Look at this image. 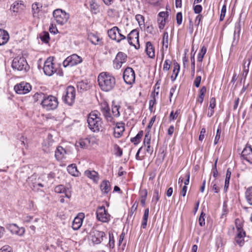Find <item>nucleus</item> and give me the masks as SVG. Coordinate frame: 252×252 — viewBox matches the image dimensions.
<instances>
[{"mask_svg": "<svg viewBox=\"0 0 252 252\" xmlns=\"http://www.w3.org/2000/svg\"><path fill=\"white\" fill-rule=\"evenodd\" d=\"M97 81L100 89L106 92L113 90L116 85L114 76L106 72H101L98 75Z\"/></svg>", "mask_w": 252, "mask_h": 252, "instance_id": "obj_1", "label": "nucleus"}, {"mask_svg": "<svg viewBox=\"0 0 252 252\" xmlns=\"http://www.w3.org/2000/svg\"><path fill=\"white\" fill-rule=\"evenodd\" d=\"M87 122L89 128L93 132H98L102 124L101 119L97 111H93L90 113Z\"/></svg>", "mask_w": 252, "mask_h": 252, "instance_id": "obj_2", "label": "nucleus"}, {"mask_svg": "<svg viewBox=\"0 0 252 252\" xmlns=\"http://www.w3.org/2000/svg\"><path fill=\"white\" fill-rule=\"evenodd\" d=\"M75 95L76 91L75 88L70 86L66 88L65 94L63 96V99L64 103L71 106L75 101Z\"/></svg>", "mask_w": 252, "mask_h": 252, "instance_id": "obj_3", "label": "nucleus"}, {"mask_svg": "<svg viewBox=\"0 0 252 252\" xmlns=\"http://www.w3.org/2000/svg\"><path fill=\"white\" fill-rule=\"evenodd\" d=\"M12 67L13 69L18 71H27L29 68L26 60L23 57L15 58L12 63Z\"/></svg>", "mask_w": 252, "mask_h": 252, "instance_id": "obj_4", "label": "nucleus"}, {"mask_svg": "<svg viewBox=\"0 0 252 252\" xmlns=\"http://www.w3.org/2000/svg\"><path fill=\"white\" fill-rule=\"evenodd\" d=\"M42 107L47 110H54L58 105L57 98L53 96L49 95L44 98L41 103Z\"/></svg>", "mask_w": 252, "mask_h": 252, "instance_id": "obj_5", "label": "nucleus"}, {"mask_svg": "<svg viewBox=\"0 0 252 252\" xmlns=\"http://www.w3.org/2000/svg\"><path fill=\"white\" fill-rule=\"evenodd\" d=\"M53 15L56 22L61 25L65 24L69 17L68 13L61 9L55 10L53 11Z\"/></svg>", "mask_w": 252, "mask_h": 252, "instance_id": "obj_6", "label": "nucleus"}, {"mask_svg": "<svg viewBox=\"0 0 252 252\" xmlns=\"http://www.w3.org/2000/svg\"><path fill=\"white\" fill-rule=\"evenodd\" d=\"M235 225L237 228V235L235 237V241L240 246H242L245 242L244 238L246 235L245 232L243 230L242 224L238 219L235 220Z\"/></svg>", "mask_w": 252, "mask_h": 252, "instance_id": "obj_7", "label": "nucleus"}, {"mask_svg": "<svg viewBox=\"0 0 252 252\" xmlns=\"http://www.w3.org/2000/svg\"><path fill=\"white\" fill-rule=\"evenodd\" d=\"M97 219L102 222H108L111 219L110 215L108 213L104 206L97 208L96 212Z\"/></svg>", "mask_w": 252, "mask_h": 252, "instance_id": "obj_8", "label": "nucleus"}, {"mask_svg": "<svg viewBox=\"0 0 252 252\" xmlns=\"http://www.w3.org/2000/svg\"><path fill=\"white\" fill-rule=\"evenodd\" d=\"M56 70L57 67L53 63V58H48L44 63L43 67L44 73L48 76H51L56 71Z\"/></svg>", "mask_w": 252, "mask_h": 252, "instance_id": "obj_9", "label": "nucleus"}, {"mask_svg": "<svg viewBox=\"0 0 252 252\" xmlns=\"http://www.w3.org/2000/svg\"><path fill=\"white\" fill-rule=\"evenodd\" d=\"M127 41L130 45L134 46L136 49H138L139 46V32L136 30H133L128 34Z\"/></svg>", "mask_w": 252, "mask_h": 252, "instance_id": "obj_10", "label": "nucleus"}, {"mask_svg": "<svg viewBox=\"0 0 252 252\" xmlns=\"http://www.w3.org/2000/svg\"><path fill=\"white\" fill-rule=\"evenodd\" d=\"M82 62V59L81 57L74 54L68 57L63 61V65L65 67L68 66H72L81 63Z\"/></svg>", "mask_w": 252, "mask_h": 252, "instance_id": "obj_11", "label": "nucleus"}, {"mask_svg": "<svg viewBox=\"0 0 252 252\" xmlns=\"http://www.w3.org/2000/svg\"><path fill=\"white\" fill-rule=\"evenodd\" d=\"M123 78L127 84L131 85L135 82V76L133 69L131 67H127L123 73Z\"/></svg>", "mask_w": 252, "mask_h": 252, "instance_id": "obj_12", "label": "nucleus"}, {"mask_svg": "<svg viewBox=\"0 0 252 252\" xmlns=\"http://www.w3.org/2000/svg\"><path fill=\"white\" fill-rule=\"evenodd\" d=\"M31 86L29 83L22 82L14 86V90L18 94H26L31 90Z\"/></svg>", "mask_w": 252, "mask_h": 252, "instance_id": "obj_13", "label": "nucleus"}, {"mask_svg": "<svg viewBox=\"0 0 252 252\" xmlns=\"http://www.w3.org/2000/svg\"><path fill=\"white\" fill-rule=\"evenodd\" d=\"M127 56L126 54L120 52H119L115 60H114V64L116 69H119L122 67V64L126 61Z\"/></svg>", "mask_w": 252, "mask_h": 252, "instance_id": "obj_14", "label": "nucleus"}, {"mask_svg": "<svg viewBox=\"0 0 252 252\" xmlns=\"http://www.w3.org/2000/svg\"><path fill=\"white\" fill-rule=\"evenodd\" d=\"M105 236L104 232L94 230L92 232L91 240L94 244H99L102 241Z\"/></svg>", "mask_w": 252, "mask_h": 252, "instance_id": "obj_15", "label": "nucleus"}, {"mask_svg": "<svg viewBox=\"0 0 252 252\" xmlns=\"http://www.w3.org/2000/svg\"><path fill=\"white\" fill-rule=\"evenodd\" d=\"M241 157L243 159L252 164V148L250 145H246L241 153Z\"/></svg>", "mask_w": 252, "mask_h": 252, "instance_id": "obj_16", "label": "nucleus"}, {"mask_svg": "<svg viewBox=\"0 0 252 252\" xmlns=\"http://www.w3.org/2000/svg\"><path fill=\"white\" fill-rule=\"evenodd\" d=\"M241 29L240 21L237 22L235 24V29L233 34V39L231 45V48L236 46L239 39L240 33Z\"/></svg>", "mask_w": 252, "mask_h": 252, "instance_id": "obj_17", "label": "nucleus"}, {"mask_svg": "<svg viewBox=\"0 0 252 252\" xmlns=\"http://www.w3.org/2000/svg\"><path fill=\"white\" fill-rule=\"evenodd\" d=\"M101 111L107 121H112L113 118L107 104L104 103L101 105Z\"/></svg>", "mask_w": 252, "mask_h": 252, "instance_id": "obj_18", "label": "nucleus"}, {"mask_svg": "<svg viewBox=\"0 0 252 252\" xmlns=\"http://www.w3.org/2000/svg\"><path fill=\"white\" fill-rule=\"evenodd\" d=\"M88 38L91 43L94 45H101L103 44L102 38L98 35L94 33H90L88 34Z\"/></svg>", "mask_w": 252, "mask_h": 252, "instance_id": "obj_19", "label": "nucleus"}, {"mask_svg": "<svg viewBox=\"0 0 252 252\" xmlns=\"http://www.w3.org/2000/svg\"><path fill=\"white\" fill-rule=\"evenodd\" d=\"M53 141L52 139V136H49L48 139L43 144V151L47 153H50L53 150Z\"/></svg>", "mask_w": 252, "mask_h": 252, "instance_id": "obj_20", "label": "nucleus"}, {"mask_svg": "<svg viewBox=\"0 0 252 252\" xmlns=\"http://www.w3.org/2000/svg\"><path fill=\"white\" fill-rule=\"evenodd\" d=\"M120 30L117 27H114L112 29L108 31V34L109 37L117 42L118 35Z\"/></svg>", "mask_w": 252, "mask_h": 252, "instance_id": "obj_21", "label": "nucleus"}, {"mask_svg": "<svg viewBox=\"0 0 252 252\" xmlns=\"http://www.w3.org/2000/svg\"><path fill=\"white\" fill-rule=\"evenodd\" d=\"M66 151L61 146L57 148L55 151V156L58 160H61L64 158Z\"/></svg>", "mask_w": 252, "mask_h": 252, "instance_id": "obj_22", "label": "nucleus"}, {"mask_svg": "<svg viewBox=\"0 0 252 252\" xmlns=\"http://www.w3.org/2000/svg\"><path fill=\"white\" fill-rule=\"evenodd\" d=\"M124 131V126L123 123H118L114 128V136L116 138L120 137Z\"/></svg>", "mask_w": 252, "mask_h": 252, "instance_id": "obj_23", "label": "nucleus"}, {"mask_svg": "<svg viewBox=\"0 0 252 252\" xmlns=\"http://www.w3.org/2000/svg\"><path fill=\"white\" fill-rule=\"evenodd\" d=\"M161 190V187L159 183H158L157 185L155 186L154 190V195L152 198V202H155V204H156L157 202L159 200V194Z\"/></svg>", "mask_w": 252, "mask_h": 252, "instance_id": "obj_24", "label": "nucleus"}, {"mask_svg": "<svg viewBox=\"0 0 252 252\" xmlns=\"http://www.w3.org/2000/svg\"><path fill=\"white\" fill-rule=\"evenodd\" d=\"M9 38L8 33L4 30L0 29V46L6 43Z\"/></svg>", "mask_w": 252, "mask_h": 252, "instance_id": "obj_25", "label": "nucleus"}, {"mask_svg": "<svg viewBox=\"0 0 252 252\" xmlns=\"http://www.w3.org/2000/svg\"><path fill=\"white\" fill-rule=\"evenodd\" d=\"M146 52L149 58H154L155 57V49L152 43L150 41L146 43Z\"/></svg>", "mask_w": 252, "mask_h": 252, "instance_id": "obj_26", "label": "nucleus"}, {"mask_svg": "<svg viewBox=\"0 0 252 252\" xmlns=\"http://www.w3.org/2000/svg\"><path fill=\"white\" fill-rule=\"evenodd\" d=\"M90 9L93 14H97L99 12V6L96 0H89Z\"/></svg>", "mask_w": 252, "mask_h": 252, "instance_id": "obj_27", "label": "nucleus"}, {"mask_svg": "<svg viewBox=\"0 0 252 252\" xmlns=\"http://www.w3.org/2000/svg\"><path fill=\"white\" fill-rule=\"evenodd\" d=\"M68 172L71 175L78 177L80 175V172L78 171L75 164H71L69 165L67 167Z\"/></svg>", "mask_w": 252, "mask_h": 252, "instance_id": "obj_28", "label": "nucleus"}, {"mask_svg": "<svg viewBox=\"0 0 252 252\" xmlns=\"http://www.w3.org/2000/svg\"><path fill=\"white\" fill-rule=\"evenodd\" d=\"M85 175L89 178L92 179L94 182H97L98 179V174L96 171L93 170H86Z\"/></svg>", "mask_w": 252, "mask_h": 252, "instance_id": "obj_29", "label": "nucleus"}, {"mask_svg": "<svg viewBox=\"0 0 252 252\" xmlns=\"http://www.w3.org/2000/svg\"><path fill=\"white\" fill-rule=\"evenodd\" d=\"M38 180L39 179L37 178V175L33 174L28 178L27 182L31 188H36V183Z\"/></svg>", "mask_w": 252, "mask_h": 252, "instance_id": "obj_30", "label": "nucleus"}, {"mask_svg": "<svg viewBox=\"0 0 252 252\" xmlns=\"http://www.w3.org/2000/svg\"><path fill=\"white\" fill-rule=\"evenodd\" d=\"M100 189L104 193H108L111 189L110 183L108 181L104 180L100 184Z\"/></svg>", "mask_w": 252, "mask_h": 252, "instance_id": "obj_31", "label": "nucleus"}, {"mask_svg": "<svg viewBox=\"0 0 252 252\" xmlns=\"http://www.w3.org/2000/svg\"><path fill=\"white\" fill-rule=\"evenodd\" d=\"M83 218L79 216L75 217L73 221L72 227L74 230H78L82 224Z\"/></svg>", "mask_w": 252, "mask_h": 252, "instance_id": "obj_32", "label": "nucleus"}, {"mask_svg": "<svg viewBox=\"0 0 252 252\" xmlns=\"http://www.w3.org/2000/svg\"><path fill=\"white\" fill-rule=\"evenodd\" d=\"M42 6L41 4L35 2L32 5V12L33 17H36L38 16V13L41 10Z\"/></svg>", "mask_w": 252, "mask_h": 252, "instance_id": "obj_33", "label": "nucleus"}, {"mask_svg": "<svg viewBox=\"0 0 252 252\" xmlns=\"http://www.w3.org/2000/svg\"><path fill=\"white\" fill-rule=\"evenodd\" d=\"M180 69V66L179 64L178 63H177V62L174 63V68H173L172 74L171 76V79L172 81H174L176 80V79L178 75V73L179 72Z\"/></svg>", "mask_w": 252, "mask_h": 252, "instance_id": "obj_34", "label": "nucleus"}, {"mask_svg": "<svg viewBox=\"0 0 252 252\" xmlns=\"http://www.w3.org/2000/svg\"><path fill=\"white\" fill-rule=\"evenodd\" d=\"M149 208H147L144 211V215H143V219H142V223H141V227L143 228H146V227L147 226L148 219L149 217Z\"/></svg>", "mask_w": 252, "mask_h": 252, "instance_id": "obj_35", "label": "nucleus"}, {"mask_svg": "<svg viewBox=\"0 0 252 252\" xmlns=\"http://www.w3.org/2000/svg\"><path fill=\"white\" fill-rule=\"evenodd\" d=\"M245 197L248 203L252 205V187L247 189L245 192Z\"/></svg>", "mask_w": 252, "mask_h": 252, "instance_id": "obj_36", "label": "nucleus"}, {"mask_svg": "<svg viewBox=\"0 0 252 252\" xmlns=\"http://www.w3.org/2000/svg\"><path fill=\"white\" fill-rule=\"evenodd\" d=\"M90 142V139L88 138L82 139L76 143V145L77 146H80L82 148H86L89 145Z\"/></svg>", "mask_w": 252, "mask_h": 252, "instance_id": "obj_37", "label": "nucleus"}, {"mask_svg": "<svg viewBox=\"0 0 252 252\" xmlns=\"http://www.w3.org/2000/svg\"><path fill=\"white\" fill-rule=\"evenodd\" d=\"M90 85L88 84V82L86 81H81L78 83L77 88L79 90L82 91L87 90L90 88Z\"/></svg>", "mask_w": 252, "mask_h": 252, "instance_id": "obj_38", "label": "nucleus"}, {"mask_svg": "<svg viewBox=\"0 0 252 252\" xmlns=\"http://www.w3.org/2000/svg\"><path fill=\"white\" fill-rule=\"evenodd\" d=\"M207 52V48L205 46H203L198 53L197 57V61L198 62H202L204 55Z\"/></svg>", "mask_w": 252, "mask_h": 252, "instance_id": "obj_39", "label": "nucleus"}, {"mask_svg": "<svg viewBox=\"0 0 252 252\" xmlns=\"http://www.w3.org/2000/svg\"><path fill=\"white\" fill-rule=\"evenodd\" d=\"M251 60L250 58L245 59L244 61L243 64V74L245 73L246 75L248 74L249 70V65L250 64Z\"/></svg>", "mask_w": 252, "mask_h": 252, "instance_id": "obj_40", "label": "nucleus"}, {"mask_svg": "<svg viewBox=\"0 0 252 252\" xmlns=\"http://www.w3.org/2000/svg\"><path fill=\"white\" fill-rule=\"evenodd\" d=\"M135 19L138 23L140 29H142V28L145 27L144 17L142 15L140 14H137L135 16Z\"/></svg>", "mask_w": 252, "mask_h": 252, "instance_id": "obj_41", "label": "nucleus"}, {"mask_svg": "<svg viewBox=\"0 0 252 252\" xmlns=\"http://www.w3.org/2000/svg\"><path fill=\"white\" fill-rule=\"evenodd\" d=\"M7 228L13 234H18L19 232V227L15 224H10L7 226Z\"/></svg>", "mask_w": 252, "mask_h": 252, "instance_id": "obj_42", "label": "nucleus"}, {"mask_svg": "<svg viewBox=\"0 0 252 252\" xmlns=\"http://www.w3.org/2000/svg\"><path fill=\"white\" fill-rule=\"evenodd\" d=\"M40 38L44 43H48L50 39L49 33L46 32H43L40 34Z\"/></svg>", "mask_w": 252, "mask_h": 252, "instance_id": "obj_43", "label": "nucleus"}, {"mask_svg": "<svg viewBox=\"0 0 252 252\" xmlns=\"http://www.w3.org/2000/svg\"><path fill=\"white\" fill-rule=\"evenodd\" d=\"M143 133L142 131H139L134 137H133L131 139V141L133 142L134 144L138 143L140 142V139L143 136Z\"/></svg>", "mask_w": 252, "mask_h": 252, "instance_id": "obj_44", "label": "nucleus"}, {"mask_svg": "<svg viewBox=\"0 0 252 252\" xmlns=\"http://www.w3.org/2000/svg\"><path fill=\"white\" fill-rule=\"evenodd\" d=\"M119 107H120L117 105L112 106L111 112L114 117H118L120 116Z\"/></svg>", "mask_w": 252, "mask_h": 252, "instance_id": "obj_45", "label": "nucleus"}, {"mask_svg": "<svg viewBox=\"0 0 252 252\" xmlns=\"http://www.w3.org/2000/svg\"><path fill=\"white\" fill-rule=\"evenodd\" d=\"M145 31L147 32H148L153 35H155L157 32V31L154 29V28L152 25H150V26H147V27L146 28V29H145Z\"/></svg>", "mask_w": 252, "mask_h": 252, "instance_id": "obj_46", "label": "nucleus"}, {"mask_svg": "<svg viewBox=\"0 0 252 252\" xmlns=\"http://www.w3.org/2000/svg\"><path fill=\"white\" fill-rule=\"evenodd\" d=\"M66 189L62 185H60L56 186L55 188V191L58 193H64Z\"/></svg>", "mask_w": 252, "mask_h": 252, "instance_id": "obj_47", "label": "nucleus"}, {"mask_svg": "<svg viewBox=\"0 0 252 252\" xmlns=\"http://www.w3.org/2000/svg\"><path fill=\"white\" fill-rule=\"evenodd\" d=\"M158 28L160 30H162L165 26L166 19L165 18H161L158 19Z\"/></svg>", "mask_w": 252, "mask_h": 252, "instance_id": "obj_48", "label": "nucleus"}, {"mask_svg": "<svg viewBox=\"0 0 252 252\" xmlns=\"http://www.w3.org/2000/svg\"><path fill=\"white\" fill-rule=\"evenodd\" d=\"M151 141V136L150 135L149 132H147L145 135L144 139V145L146 146V145L150 144Z\"/></svg>", "mask_w": 252, "mask_h": 252, "instance_id": "obj_49", "label": "nucleus"}, {"mask_svg": "<svg viewBox=\"0 0 252 252\" xmlns=\"http://www.w3.org/2000/svg\"><path fill=\"white\" fill-rule=\"evenodd\" d=\"M191 76H194L195 73V59L194 54L191 57Z\"/></svg>", "mask_w": 252, "mask_h": 252, "instance_id": "obj_50", "label": "nucleus"}, {"mask_svg": "<svg viewBox=\"0 0 252 252\" xmlns=\"http://www.w3.org/2000/svg\"><path fill=\"white\" fill-rule=\"evenodd\" d=\"M137 206L138 204L136 202L133 204L128 215V218H131L132 217L134 212L136 210Z\"/></svg>", "mask_w": 252, "mask_h": 252, "instance_id": "obj_51", "label": "nucleus"}, {"mask_svg": "<svg viewBox=\"0 0 252 252\" xmlns=\"http://www.w3.org/2000/svg\"><path fill=\"white\" fill-rule=\"evenodd\" d=\"M205 216V214L203 212H202L200 214L199 218L198 221H199V225L201 226H202L205 225V218H204Z\"/></svg>", "mask_w": 252, "mask_h": 252, "instance_id": "obj_52", "label": "nucleus"}, {"mask_svg": "<svg viewBox=\"0 0 252 252\" xmlns=\"http://www.w3.org/2000/svg\"><path fill=\"white\" fill-rule=\"evenodd\" d=\"M170 61L166 60L163 64V70L164 71H168L170 68Z\"/></svg>", "mask_w": 252, "mask_h": 252, "instance_id": "obj_53", "label": "nucleus"}, {"mask_svg": "<svg viewBox=\"0 0 252 252\" xmlns=\"http://www.w3.org/2000/svg\"><path fill=\"white\" fill-rule=\"evenodd\" d=\"M220 134H221V129L220 128H218L217 131L216 135L215 136V140H214V144L216 145L217 144L220 137Z\"/></svg>", "mask_w": 252, "mask_h": 252, "instance_id": "obj_54", "label": "nucleus"}, {"mask_svg": "<svg viewBox=\"0 0 252 252\" xmlns=\"http://www.w3.org/2000/svg\"><path fill=\"white\" fill-rule=\"evenodd\" d=\"M185 178H186V180L184 181V183L185 184V186H187L189 185V178H190V173L189 171H187L186 173L184 174Z\"/></svg>", "mask_w": 252, "mask_h": 252, "instance_id": "obj_55", "label": "nucleus"}, {"mask_svg": "<svg viewBox=\"0 0 252 252\" xmlns=\"http://www.w3.org/2000/svg\"><path fill=\"white\" fill-rule=\"evenodd\" d=\"M114 149L116 151V155L119 157H121L123 155L122 149L117 145H115Z\"/></svg>", "mask_w": 252, "mask_h": 252, "instance_id": "obj_56", "label": "nucleus"}, {"mask_svg": "<svg viewBox=\"0 0 252 252\" xmlns=\"http://www.w3.org/2000/svg\"><path fill=\"white\" fill-rule=\"evenodd\" d=\"M0 252H12V249L10 246L5 245L0 249Z\"/></svg>", "mask_w": 252, "mask_h": 252, "instance_id": "obj_57", "label": "nucleus"}, {"mask_svg": "<svg viewBox=\"0 0 252 252\" xmlns=\"http://www.w3.org/2000/svg\"><path fill=\"white\" fill-rule=\"evenodd\" d=\"M201 76H197L195 78V79L194 81V82H193V84L196 88H198L199 87L200 82H201Z\"/></svg>", "mask_w": 252, "mask_h": 252, "instance_id": "obj_58", "label": "nucleus"}, {"mask_svg": "<svg viewBox=\"0 0 252 252\" xmlns=\"http://www.w3.org/2000/svg\"><path fill=\"white\" fill-rule=\"evenodd\" d=\"M216 106V99L215 97L210 98L209 109H213Z\"/></svg>", "mask_w": 252, "mask_h": 252, "instance_id": "obj_59", "label": "nucleus"}, {"mask_svg": "<svg viewBox=\"0 0 252 252\" xmlns=\"http://www.w3.org/2000/svg\"><path fill=\"white\" fill-rule=\"evenodd\" d=\"M176 20L177 24L180 25L182 22V14L181 12H178L176 14Z\"/></svg>", "mask_w": 252, "mask_h": 252, "instance_id": "obj_60", "label": "nucleus"}, {"mask_svg": "<svg viewBox=\"0 0 252 252\" xmlns=\"http://www.w3.org/2000/svg\"><path fill=\"white\" fill-rule=\"evenodd\" d=\"M194 12L196 14H199L202 10V7L201 5H196L193 7Z\"/></svg>", "mask_w": 252, "mask_h": 252, "instance_id": "obj_61", "label": "nucleus"}, {"mask_svg": "<svg viewBox=\"0 0 252 252\" xmlns=\"http://www.w3.org/2000/svg\"><path fill=\"white\" fill-rule=\"evenodd\" d=\"M178 116V113L177 111H176L175 112V113H174L173 111H171V112L170 113V117H169L170 120L171 121V120H174L176 119Z\"/></svg>", "mask_w": 252, "mask_h": 252, "instance_id": "obj_62", "label": "nucleus"}, {"mask_svg": "<svg viewBox=\"0 0 252 252\" xmlns=\"http://www.w3.org/2000/svg\"><path fill=\"white\" fill-rule=\"evenodd\" d=\"M206 93V87L205 86H203L201 87V89L199 91L198 96L204 97L205 94Z\"/></svg>", "mask_w": 252, "mask_h": 252, "instance_id": "obj_63", "label": "nucleus"}, {"mask_svg": "<svg viewBox=\"0 0 252 252\" xmlns=\"http://www.w3.org/2000/svg\"><path fill=\"white\" fill-rule=\"evenodd\" d=\"M140 193L141 195V198H146L147 196V190L146 189L140 190Z\"/></svg>", "mask_w": 252, "mask_h": 252, "instance_id": "obj_64", "label": "nucleus"}]
</instances>
